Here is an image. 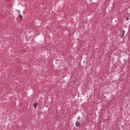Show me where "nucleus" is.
Here are the masks:
<instances>
[{
    "label": "nucleus",
    "mask_w": 130,
    "mask_h": 130,
    "mask_svg": "<svg viewBox=\"0 0 130 130\" xmlns=\"http://www.w3.org/2000/svg\"><path fill=\"white\" fill-rule=\"evenodd\" d=\"M37 106H38V104L37 103H35L34 105V107L35 108H36V107H37Z\"/></svg>",
    "instance_id": "obj_3"
},
{
    "label": "nucleus",
    "mask_w": 130,
    "mask_h": 130,
    "mask_svg": "<svg viewBox=\"0 0 130 130\" xmlns=\"http://www.w3.org/2000/svg\"><path fill=\"white\" fill-rule=\"evenodd\" d=\"M20 18H21V19H22V18H23V16H22L21 15H19Z\"/></svg>",
    "instance_id": "obj_4"
},
{
    "label": "nucleus",
    "mask_w": 130,
    "mask_h": 130,
    "mask_svg": "<svg viewBox=\"0 0 130 130\" xmlns=\"http://www.w3.org/2000/svg\"><path fill=\"white\" fill-rule=\"evenodd\" d=\"M128 18H127L126 19V21H128Z\"/></svg>",
    "instance_id": "obj_5"
},
{
    "label": "nucleus",
    "mask_w": 130,
    "mask_h": 130,
    "mask_svg": "<svg viewBox=\"0 0 130 130\" xmlns=\"http://www.w3.org/2000/svg\"><path fill=\"white\" fill-rule=\"evenodd\" d=\"M75 125L76 126H81L82 125H81V122L76 121L75 123Z\"/></svg>",
    "instance_id": "obj_1"
},
{
    "label": "nucleus",
    "mask_w": 130,
    "mask_h": 130,
    "mask_svg": "<svg viewBox=\"0 0 130 130\" xmlns=\"http://www.w3.org/2000/svg\"><path fill=\"white\" fill-rule=\"evenodd\" d=\"M77 119H79V120H80V119H81V118L78 117V118H77Z\"/></svg>",
    "instance_id": "obj_6"
},
{
    "label": "nucleus",
    "mask_w": 130,
    "mask_h": 130,
    "mask_svg": "<svg viewBox=\"0 0 130 130\" xmlns=\"http://www.w3.org/2000/svg\"><path fill=\"white\" fill-rule=\"evenodd\" d=\"M121 38H123L124 37V31H122V35H121Z\"/></svg>",
    "instance_id": "obj_2"
}]
</instances>
